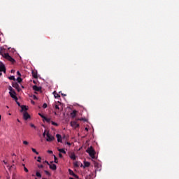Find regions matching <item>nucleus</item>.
<instances>
[{"instance_id":"nucleus-1","label":"nucleus","mask_w":179,"mask_h":179,"mask_svg":"<svg viewBox=\"0 0 179 179\" xmlns=\"http://www.w3.org/2000/svg\"><path fill=\"white\" fill-rule=\"evenodd\" d=\"M86 152L87 153L89 154V155L90 156V157H92V159H96V151L94 150L92 146L89 147L86 150Z\"/></svg>"},{"instance_id":"nucleus-2","label":"nucleus","mask_w":179,"mask_h":179,"mask_svg":"<svg viewBox=\"0 0 179 179\" xmlns=\"http://www.w3.org/2000/svg\"><path fill=\"white\" fill-rule=\"evenodd\" d=\"M46 136H47V138H46L47 142H52V141L55 139V138L50 134V131L47 132Z\"/></svg>"},{"instance_id":"nucleus-3","label":"nucleus","mask_w":179,"mask_h":179,"mask_svg":"<svg viewBox=\"0 0 179 179\" xmlns=\"http://www.w3.org/2000/svg\"><path fill=\"white\" fill-rule=\"evenodd\" d=\"M9 94L12 99H14L15 101H17V96H16V92H9Z\"/></svg>"},{"instance_id":"nucleus-4","label":"nucleus","mask_w":179,"mask_h":179,"mask_svg":"<svg viewBox=\"0 0 179 179\" xmlns=\"http://www.w3.org/2000/svg\"><path fill=\"white\" fill-rule=\"evenodd\" d=\"M0 72H3V73H6V67H5L4 64H0Z\"/></svg>"},{"instance_id":"nucleus-5","label":"nucleus","mask_w":179,"mask_h":179,"mask_svg":"<svg viewBox=\"0 0 179 179\" xmlns=\"http://www.w3.org/2000/svg\"><path fill=\"white\" fill-rule=\"evenodd\" d=\"M71 125L74 129H76V128H79V124H78V122L76 121H73L71 122Z\"/></svg>"},{"instance_id":"nucleus-6","label":"nucleus","mask_w":179,"mask_h":179,"mask_svg":"<svg viewBox=\"0 0 179 179\" xmlns=\"http://www.w3.org/2000/svg\"><path fill=\"white\" fill-rule=\"evenodd\" d=\"M6 55H9V53L5 52V50L1 48V50H0V55H2V56L3 57V58H6Z\"/></svg>"},{"instance_id":"nucleus-7","label":"nucleus","mask_w":179,"mask_h":179,"mask_svg":"<svg viewBox=\"0 0 179 179\" xmlns=\"http://www.w3.org/2000/svg\"><path fill=\"white\" fill-rule=\"evenodd\" d=\"M23 118L27 121V120H29V118H30V115L27 112H24Z\"/></svg>"},{"instance_id":"nucleus-8","label":"nucleus","mask_w":179,"mask_h":179,"mask_svg":"<svg viewBox=\"0 0 179 179\" xmlns=\"http://www.w3.org/2000/svg\"><path fill=\"white\" fill-rule=\"evenodd\" d=\"M69 173L70 176H73V177H75V178H79V176H78V175L75 174V173H73V171H72V169H69Z\"/></svg>"},{"instance_id":"nucleus-9","label":"nucleus","mask_w":179,"mask_h":179,"mask_svg":"<svg viewBox=\"0 0 179 179\" xmlns=\"http://www.w3.org/2000/svg\"><path fill=\"white\" fill-rule=\"evenodd\" d=\"M33 90L35 92H41V87H38L37 85H34L32 87Z\"/></svg>"},{"instance_id":"nucleus-10","label":"nucleus","mask_w":179,"mask_h":179,"mask_svg":"<svg viewBox=\"0 0 179 179\" xmlns=\"http://www.w3.org/2000/svg\"><path fill=\"white\" fill-rule=\"evenodd\" d=\"M6 59H8L10 62H15V59L10 57L9 55H6Z\"/></svg>"},{"instance_id":"nucleus-11","label":"nucleus","mask_w":179,"mask_h":179,"mask_svg":"<svg viewBox=\"0 0 179 179\" xmlns=\"http://www.w3.org/2000/svg\"><path fill=\"white\" fill-rule=\"evenodd\" d=\"M56 137L57 138V142H60V143H62V136L61 134H57Z\"/></svg>"},{"instance_id":"nucleus-12","label":"nucleus","mask_w":179,"mask_h":179,"mask_svg":"<svg viewBox=\"0 0 179 179\" xmlns=\"http://www.w3.org/2000/svg\"><path fill=\"white\" fill-rule=\"evenodd\" d=\"M70 159H71V160H76V155H75V153L72 152L70 155H69Z\"/></svg>"},{"instance_id":"nucleus-13","label":"nucleus","mask_w":179,"mask_h":179,"mask_svg":"<svg viewBox=\"0 0 179 179\" xmlns=\"http://www.w3.org/2000/svg\"><path fill=\"white\" fill-rule=\"evenodd\" d=\"M49 167L51 170H57V165L53 164H50Z\"/></svg>"},{"instance_id":"nucleus-14","label":"nucleus","mask_w":179,"mask_h":179,"mask_svg":"<svg viewBox=\"0 0 179 179\" xmlns=\"http://www.w3.org/2000/svg\"><path fill=\"white\" fill-rule=\"evenodd\" d=\"M31 73L34 79H37V78H38V76H37V71H32Z\"/></svg>"},{"instance_id":"nucleus-15","label":"nucleus","mask_w":179,"mask_h":179,"mask_svg":"<svg viewBox=\"0 0 179 179\" xmlns=\"http://www.w3.org/2000/svg\"><path fill=\"white\" fill-rule=\"evenodd\" d=\"M21 111H24V113H26V111H27V107L24 105L21 106Z\"/></svg>"},{"instance_id":"nucleus-16","label":"nucleus","mask_w":179,"mask_h":179,"mask_svg":"<svg viewBox=\"0 0 179 179\" xmlns=\"http://www.w3.org/2000/svg\"><path fill=\"white\" fill-rule=\"evenodd\" d=\"M76 113H78V111H76V110H73V112L71 113V115L73 118H75V117H76Z\"/></svg>"},{"instance_id":"nucleus-17","label":"nucleus","mask_w":179,"mask_h":179,"mask_svg":"<svg viewBox=\"0 0 179 179\" xmlns=\"http://www.w3.org/2000/svg\"><path fill=\"white\" fill-rule=\"evenodd\" d=\"M43 121H45L46 122H51V118H48L47 117L45 116V117L43 118Z\"/></svg>"},{"instance_id":"nucleus-18","label":"nucleus","mask_w":179,"mask_h":179,"mask_svg":"<svg viewBox=\"0 0 179 179\" xmlns=\"http://www.w3.org/2000/svg\"><path fill=\"white\" fill-rule=\"evenodd\" d=\"M90 163L87 162H84V169L85 167H90Z\"/></svg>"},{"instance_id":"nucleus-19","label":"nucleus","mask_w":179,"mask_h":179,"mask_svg":"<svg viewBox=\"0 0 179 179\" xmlns=\"http://www.w3.org/2000/svg\"><path fill=\"white\" fill-rule=\"evenodd\" d=\"M53 94H54V96L55 99H58V97H61V96L59 95L58 93H57L55 92H54Z\"/></svg>"},{"instance_id":"nucleus-20","label":"nucleus","mask_w":179,"mask_h":179,"mask_svg":"<svg viewBox=\"0 0 179 179\" xmlns=\"http://www.w3.org/2000/svg\"><path fill=\"white\" fill-rule=\"evenodd\" d=\"M58 151H59L60 153H64V155H66V152L65 150H64V149H58Z\"/></svg>"},{"instance_id":"nucleus-21","label":"nucleus","mask_w":179,"mask_h":179,"mask_svg":"<svg viewBox=\"0 0 179 179\" xmlns=\"http://www.w3.org/2000/svg\"><path fill=\"white\" fill-rule=\"evenodd\" d=\"M13 87H15V89H17L19 87V84L17 83H13Z\"/></svg>"},{"instance_id":"nucleus-22","label":"nucleus","mask_w":179,"mask_h":179,"mask_svg":"<svg viewBox=\"0 0 179 179\" xmlns=\"http://www.w3.org/2000/svg\"><path fill=\"white\" fill-rule=\"evenodd\" d=\"M22 166L24 167V171H25V173H29V169H27V168H26L24 164H22Z\"/></svg>"},{"instance_id":"nucleus-23","label":"nucleus","mask_w":179,"mask_h":179,"mask_svg":"<svg viewBox=\"0 0 179 179\" xmlns=\"http://www.w3.org/2000/svg\"><path fill=\"white\" fill-rule=\"evenodd\" d=\"M8 79L10 80H15L16 79L15 78V76H11L10 77H8Z\"/></svg>"},{"instance_id":"nucleus-24","label":"nucleus","mask_w":179,"mask_h":179,"mask_svg":"<svg viewBox=\"0 0 179 179\" xmlns=\"http://www.w3.org/2000/svg\"><path fill=\"white\" fill-rule=\"evenodd\" d=\"M36 177H38L39 178H41V173L40 172L37 171L36 173Z\"/></svg>"},{"instance_id":"nucleus-25","label":"nucleus","mask_w":179,"mask_h":179,"mask_svg":"<svg viewBox=\"0 0 179 179\" xmlns=\"http://www.w3.org/2000/svg\"><path fill=\"white\" fill-rule=\"evenodd\" d=\"M22 78L18 77V78H17V82H18V83H22Z\"/></svg>"},{"instance_id":"nucleus-26","label":"nucleus","mask_w":179,"mask_h":179,"mask_svg":"<svg viewBox=\"0 0 179 179\" xmlns=\"http://www.w3.org/2000/svg\"><path fill=\"white\" fill-rule=\"evenodd\" d=\"M51 124H52V125H55V127H58L57 123L55 122H54V121H52V122H51Z\"/></svg>"},{"instance_id":"nucleus-27","label":"nucleus","mask_w":179,"mask_h":179,"mask_svg":"<svg viewBox=\"0 0 179 179\" xmlns=\"http://www.w3.org/2000/svg\"><path fill=\"white\" fill-rule=\"evenodd\" d=\"M31 150L34 153H36V155H38V152H37V150H36V149L34 148H31Z\"/></svg>"},{"instance_id":"nucleus-28","label":"nucleus","mask_w":179,"mask_h":179,"mask_svg":"<svg viewBox=\"0 0 179 179\" xmlns=\"http://www.w3.org/2000/svg\"><path fill=\"white\" fill-rule=\"evenodd\" d=\"M38 115L40 117H41V118H43V120H44V118L45 117V116H44V115L41 114V113H38Z\"/></svg>"},{"instance_id":"nucleus-29","label":"nucleus","mask_w":179,"mask_h":179,"mask_svg":"<svg viewBox=\"0 0 179 179\" xmlns=\"http://www.w3.org/2000/svg\"><path fill=\"white\" fill-rule=\"evenodd\" d=\"M74 166L75 167H79V162H75L74 163Z\"/></svg>"},{"instance_id":"nucleus-30","label":"nucleus","mask_w":179,"mask_h":179,"mask_svg":"<svg viewBox=\"0 0 179 179\" xmlns=\"http://www.w3.org/2000/svg\"><path fill=\"white\" fill-rule=\"evenodd\" d=\"M37 162H38V163H41V157H38Z\"/></svg>"},{"instance_id":"nucleus-31","label":"nucleus","mask_w":179,"mask_h":179,"mask_svg":"<svg viewBox=\"0 0 179 179\" xmlns=\"http://www.w3.org/2000/svg\"><path fill=\"white\" fill-rule=\"evenodd\" d=\"M55 159V163H58V158H57L56 156L54 157Z\"/></svg>"},{"instance_id":"nucleus-32","label":"nucleus","mask_w":179,"mask_h":179,"mask_svg":"<svg viewBox=\"0 0 179 179\" xmlns=\"http://www.w3.org/2000/svg\"><path fill=\"white\" fill-rule=\"evenodd\" d=\"M45 174H46V176H51V173H50L48 171H45Z\"/></svg>"},{"instance_id":"nucleus-33","label":"nucleus","mask_w":179,"mask_h":179,"mask_svg":"<svg viewBox=\"0 0 179 179\" xmlns=\"http://www.w3.org/2000/svg\"><path fill=\"white\" fill-rule=\"evenodd\" d=\"M8 90H10V92H15V90H13V88H12V87H9Z\"/></svg>"},{"instance_id":"nucleus-34","label":"nucleus","mask_w":179,"mask_h":179,"mask_svg":"<svg viewBox=\"0 0 179 179\" xmlns=\"http://www.w3.org/2000/svg\"><path fill=\"white\" fill-rule=\"evenodd\" d=\"M77 121H86V120H85L83 118H78V119H77Z\"/></svg>"},{"instance_id":"nucleus-35","label":"nucleus","mask_w":179,"mask_h":179,"mask_svg":"<svg viewBox=\"0 0 179 179\" xmlns=\"http://www.w3.org/2000/svg\"><path fill=\"white\" fill-rule=\"evenodd\" d=\"M45 135H47V130H45V131L43 134V136L45 137Z\"/></svg>"},{"instance_id":"nucleus-36","label":"nucleus","mask_w":179,"mask_h":179,"mask_svg":"<svg viewBox=\"0 0 179 179\" xmlns=\"http://www.w3.org/2000/svg\"><path fill=\"white\" fill-rule=\"evenodd\" d=\"M43 108H47V103H43Z\"/></svg>"},{"instance_id":"nucleus-37","label":"nucleus","mask_w":179,"mask_h":179,"mask_svg":"<svg viewBox=\"0 0 179 179\" xmlns=\"http://www.w3.org/2000/svg\"><path fill=\"white\" fill-rule=\"evenodd\" d=\"M55 108L56 110H59V106L58 105H55Z\"/></svg>"},{"instance_id":"nucleus-38","label":"nucleus","mask_w":179,"mask_h":179,"mask_svg":"<svg viewBox=\"0 0 179 179\" xmlns=\"http://www.w3.org/2000/svg\"><path fill=\"white\" fill-rule=\"evenodd\" d=\"M23 144L24 145H29V142H27V141H24Z\"/></svg>"},{"instance_id":"nucleus-39","label":"nucleus","mask_w":179,"mask_h":179,"mask_svg":"<svg viewBox=\"0 0 179 179\" xmlns=\"http://www.w3.org/2000/svg\"><path fill=\"white\" fill-rule=\"evenodd\" d=\"M17 75H18V76H22V74L20 73V71H17Z\"/></svg>"},{"instance_id":"nucleus-40","label":"nucleus","mask_w":179,"mask_h":179,"mask_svg":"<svg viewBox=\"0 0 179 179\" xmlns=\"http://www.w3.org/2000/svg\"><path fill=\"white\" fill-rule=\"evenodd\" d=\"M30 127H31V128H34V129H36V127L34 126V124H30Z\"/></svg>"},{"instance_id":"nucleus-41","label":"nucleus","mask_w":179,"mask_h":179,"mask_svg":"<svg viewBox=\"0 0 179 179\" xmlns=\"http://www.w3.org/2000/svg\"><path fill=\"white\" fill-rule=\"evenodd\" d=\"M38 167L39 169H43V167H44V166H43V165H38Z\"/></svg>"},{"instance_id":"nucleus-42","label":"nucleus","mask_w":179,"mask_h":179,"mask_svg":"<svg viewBox=\"0 0 179 179\" xmlns=\"http://www.w3.org/2000/svg\"><path fill=\"white\" fill-rule=\"evenodd\" d=\"M59 157H60V159H62V157H63L62 154L59 153Z\"/></svg>"},{"instance_id":"nucleus-43","label":"nucleus","mask_w":179,"mask_h":179,"mask_svg":"<svg viewBox=\"0 0 179 179\" xmlns=\"http://www.w3.org/2000/svg\"><path fill=\"white\" fill-rule=\"evenodd\" d=\"M66 145H68L69 146H71V143L66 142Z\"/></svg>"},{"instance_id":"nucleus-44","label":"nucleus","mask_w":179,"mask_h":179,"mask_svg":"<svg viewBox=\"0 0 179 179\" xmlns=\"http://www.w3.org/2000/svg\"><path fill=\"white\" fill-rule=\"evenodd\" d=\"M17 106H19V107H20V103L17 102V101H16Z\"/></svg>"},{"instance_id":"nucleus-45","label":"nucleus","mask_w":179,"mask_h":179,"mask_svg":"<svg viewBox=\"0 0 179 179\" xmlns=\"http://www.w3.org/2000/svg\"><path fill=\"white\" fill-rule=\"evenodd\" d=\"M44 163H47L48 166H50V163L48 161H45Z\"/></svg>"},{"instance_id":"nucleus-46","label":"nucleus","mask_w":179,"mask_h":179,"mask_svg":"<svg viewBox=\"0 0 179 179\" xmlns=\"http://www.w3.org/2000/svg\"><path fill=\"white\" fill-rule=\"evenodd\" d=\"M62 94V96H66V94Z\"/></svg>"},{"instance_id":"nucleus-47","label":"nucleus","mask_w":179,"mask_h":179,"mask_svg":"<svg viewBox=\"0 0 179 179\" xmlns=\"http://www.w3.org/2000/svg\"><path fill=\"white\" fill-rule=\"evenodd\" d=\"M15 72V70H11V73H13Z\"/></svg>"},{"instance_id":"nucleus-48","label":"nucleus","mask_w":179,"mask_h":179,"mask_svg":"<svg viewBox=\"0 0 179 179\" xmlns=\"http://www.w3.org/2000/svg\"><path fill=\"white\" fill-rule=\"evenodd\" d=\"M4 164H8V162L3 161Z\"/></svg>"},{"instance_id":"nucleus-49","label":"nucleus","mask_w":179,"mask_h":179,"mask_svg":"<svg viewBox=\"0 0 179 179\" xmlns=\"http://www.w3.org/2000/svg\"><path fill=\"white\" fill-rule=\"evenodd\" d=\"M55 115H58V114L57 113V112H55Z\"/></svg>"},{"instance_id":"nucleus-50","label":"nucleus","mask_w":179,"mask_h":179,"mask_svg":"<svg viewBox=\"0 0 179 179\" xmlns=\"http://www.w3.org/2000/svg\"><path fill=\"white\" fill-rule=\"evenodd\" d=\"M2 71H0V76H2V73H1Z\"/></svg>"},{"instance_id":"nucleus-51","label":"nucleus","mask_w":179,"mask_h":179,"mask_svg":"<svg viewBox=\"0 0 179 179\" xmlns=\"http://www.w3.org/2000/svg\"><path fill=\"white\" fill-rule=\"evenodd\" d=\"M17 122H20V120L19 119L17 120Z\"/></svg>"},{"instance_id":"nucleus-52","label":"nucleus","mask_w":179,"mask_h":179,"mask_svg":"<svg viewBox=\"0 0 179 179\" xmlns=\"http://www.w3.org/2000/svg\"><path fill=\"white\" fill-rule=\"evenodd\" d=\"M48 153H52V151H50V150H49V151H48Z\"/></svg>"},{"instance_id":"nucleus-53","label":"nucleus","mask_w":179,"mask_h":179,"mask_svg":"<svg viewBox=\"0 0 179 179\" xmlns=\"http://www.w3.org/2000/svg\"><path fill=\"white\" fill-rule=\"evenodd\" d=\"M80 166H81V167H83V164L82 163H80Z\"/></svg>"},{"instance_id":"nucleus-54","label":"nucleus","mask_w":179,"mask_h":179,"mask_svg":"<svg viewBox=\"0 0 179 179\" xmlns=\"http://www.w3.org/2000/svg\"><path fill=\"white\" fill-rule=\"evenodd\" d=\"M12 156H15V153H13V154L12 155Z\"/></svg>"},{"instance_id":"nucleus-55","label":"nucleus","mask_w":179,"mask_h":179,"mask_svg":"<svg viewBox=\"0 0 179 179\" xmlns=\"http://www.w3.org/2000/svg\"><path fill=\"white\" fill-rule=\"evenodd\" d=\"M1 115H0V121H1Z\"/></svg>"},{"instance_id":"nucleus-56","label":"nucleus","mask_w":179,"mask_h":179,"mask_svg":"<svg viewBox=\"0 0 179 179\" xmlns=\"http://www.w3.org/2000/svg\"><path fill=\"white\" fill-rule=\"evenodd\" d=\"M34 99H37V97L36 96H34Z\"/></svg>"},{"instance_id":"nucleus-57","label":"nucleus","mask_w":179,"mask_h":179,"mask_svg":"<svg viewBox=\"0 0 179 179\" xmlns=\"http://www.w3.org/2000/svg\"><path fill=\"white\" fill-rule=\"evenodd\" d=\"M58 103H59V104H61V102L58 101Z\"/></svg>"},{"instance_id":"nucleus-58","label":"nucleus","mask_w":179,"mask_h":179,"mask_svg":"<svg viewBox=\"0 0 179 179\" xmlns=\"http://www.w3.org/2000/svg\"><path fill=\"white\" fill-rule=\"evenodd\" d=\"M7 108H9V106H6Z\"/></svg>"},{"instance_id":"nucleus-59","label":"nucleus","mask_w":179,"mask_h":179,"mask_svg":"<svg viewBox=\"0 0 179 179\" xmlns=\"http://www.w3.org/2000/svg\"><path fill=\"white\" fill-rule=\"evenodd\" d=\"M8 115H11V114H10V113H9V114H8Z\"/></svg>"},{"instance_id":"nucleus-60","label":"nucleus","mask_w":179,"mask_h":179,"mask_svg":"<svg viewBox=\"0 0 179 179\" xmlns=\"http://www.w3.org/2000/svg\"><path fill=\"white\" fill-rule=\"evenodd\" d=\"M85 130H87V128H85Z\"/></svg>"}]
</instances>
